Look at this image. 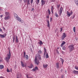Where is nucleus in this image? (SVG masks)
<instances>
[{"label":"nucleus","mask_w":78,"mask_h":78,"mask_svg":"<svg viewBox=\"0 0 78 78\" xmlns=\"http://www.w3.org/2000/svg\"><path fill=\"white\" fill-rule=\"evenodd\" d=\"M33 0H30V3L31 5L33 4Z\"/></svg>","instance_id":"nucleus-39"},{"label":"nucleus","mask_w":78,"mask_h":78,"mask_svg":"<svg viewBox=\"0 0 78 78\" xmlns=\"http://www.w3.org/2000/svg\"><path fill=\"white\" fill-rule=\"evenodd\" d=\"M69 48L70 51H73V49H74V45H70L69 47Z\"/></svg>","instance_id":"nucleus-3"},{"label":"nucleus","mask_w":78,"mask_h":78,"mask_svg":"<svg viewBox=\"0 0 78 78\" xmlns=\"http://www.w3.org/2000/svg\"><path fill=\"white\" fill-rule=\"evenodd\" d=\"M7 72H10V71H9V70L8 68H7Z\"/></svg>","instance_id":"nucleus-36"},{"label":"nucleus","mask_w":78,"mask_h":78,"mask_svg":"<svg viewBox=\"0 0 78 78\" xmlns=\"http://www.w3.org/2000/svg\"><path fill=\"white\" fill-rule=\"evenodd\" d=\"M55 16L56 17H58L59 16L58 15V14H57V13L56 12L55 13Z\"/></svg>","instance_id":"nucleus-35"},{"label":"nucleus","mask_w":78,"mask_h":78,"mask_svg":"<svg viewBox=\"0 0 78 78\" xmlns=\"http://www.w3.org/2000/svg\"><path fill=\"white\" fill-rule=\"evenodd\" d=\"M36 70H39V69L38 68V67L36 66L35 68H34L32 70V71H33V72H34V71H36Z\"/></svg>","instance_id":"nucleus-10"},{"label":"nucleus","mask_w":78,"mask_h":78,"mask_svg":"<svg viewBox=\"0 0 78 78\" xmlns=\"http://www.w3.org/2000/svg\"><path fill=\"white\" fill-rule=\"evenodd\" d=\"M41 6H43V5H45V1H43V0H41Z\"/></svg>","instance_id":"nucleus-12"},{"label":"nucleus","mask_w":78,"mask_h":78,"mask_svg":"<svg viewBox=\"0 0 78 78\" xmlns=\"http://www.w3.org/2000/svg\"><path fill=\"white\" fill-rule=\"evenodd\" d=\"M60 6V5H57V6L58 8H59V7Z\"/></svg>","instance_id":"nucleus-46"},{"label":"nucleus","mask_w":78,"mask_h":78,"mask_svg":"<svg viewBox=\"0 0 78 78\" xmlns=\"http://www.w3.org/2000/svg\"><path fill=\"white\" fill-rule=\"evenodd\" d=\"M15 40V36H13V40H12L13 43H14V42Z\"/></svg>","instance_id":"nucleus-29"},{"label":"nucleus","mask_w":78,"mask_h":78,"mask_svg":"<svg viewBox=\"0 0 78 78\" xmlns=\"http://www.w3.org/2000/svg\"><path fill=\"white\" fill-rule=\"evenodd\" d=\"M48 66V65L47 64H46V65H45L44 64H43V67L44 68H46V67H47Z\"/></svg>","instance_id":"nucleus-20"},{"label":"nucleus","mask_w":78,"mask_h":78,"mask_svg":"<svg viewBox=\"0 0 78 78\" xmlns=\"http://www.w3.org/2000/svg\"><path fill=\"white\" fill-rule=\"evenodd\" d=\"M47 22L48 24L47 27H48V28H50V22H49V21L47 20Z\"/></svg>","instance_id":"nucleus-17"},{"label":"nucleus","mask_w":78,"mask_h":78,"mask_svg":"<svg viewBox=\"0 0 78 78\" xmlns=\"http://www.w3.org/2000/svg\"><path fill=\"white\" fill-rule=\"evenodd\" d=\"M10 70H11L10 72H12V69L11 68Z\"/></svg>","instance_id":"nucleus-60"},{"label":"nucleus","mask_w":78,"mask_h":78,"mask_svg":"<svg viewBox=\"0 0 78 78\" xmlns=\"http://www.w3.org/2000/svg\"><path fill=\"white\" fill-rule=\"evenodd\" d=\"M46 59L47 58H49V56H48V53L47 52H46Z\"/></svg>","instance_id":"nucleus-22"},{"label":"nucleus","mask_w":78,"mask_h":78,"mask_svg":"<svg viewBox=\"0 0 78 78\" xmlns=\"http://www.w3.org/2000/svg\"><path fill=\"white\" fill-rule=\"evenodd\" d=\"M23 58H24V59H25V55H24Z\"/></svg>","instance_id":"nucleus-59"},{"label":"nucleus","mask_w":78,"mask_h":78,"mask_svg":"<svg viewBox=\"0 0 78 78\" xmlns=\"http://www.w3.org/2000/svg\"><path fill=\"white\" fill-rule=\"evenodd\" d=\"M52 20V18H51V17L50 18V22H51Z\"/></svg>","instance_id":"nucleus-47"},{"label":"nucleus","mask_w":78,"mask_h":78,"mask_svg":"<svg viewBox=\"0 0 78 78\" xmlns=\"http://www.w3.org/2000/svg\"><path fill=\"white\" fill-rule=\"evenodd\" d=\"M57 53H58V54H59V51H58L57 50Z\"/></svg>","instance_id":"nucleus-53"},{"label":"nucleus","mask_w":78,"mask_h":78,"mask_svg":"<svg viewBox=\"0 0 78 78\" xmlns=\"http://www.w3.org/2000/svg\"><path fill=\"white\" fill-rule=\"evenodd\" d=\"M16 43H18V42H19V39H18V37L17 36H16Z\"/></svg>","instance_id":"nucleus-15"},{"label":"nucleus","mask_w":78,"mask_h":78,"mask_svg":"<svg viewBox=\"0 0 78 78\" xmlns=\"http://www.w3.org/2000/svg\"><path fill=\"white\" fill-rule=\"evenodd\" d=\"M44 52H47L46 51V49H45V47L44 48Z\"/></svg>","instance_id":"nucleus-45"},{"label":"nucleus","mask_w":78,"mask_h":78,"mask_svg":"<svg viewBox=\"0 0 78 78\" xmlns=\"http://www.w3.org/2000/svg\"><path fill=\"white\" fill-rule=\"evenodd\" d=\"M75 69H76V70H78V67L77 66H75Z\"/></svg>","instance_id":"nucleus-40"},{"label":"nucleus","mask_w":78,"mask_h":78,"mask_svg":"<svg viewBox=\"0 0 78 78\" xmlns=\"http://www.w3.org/2000/svg\"><path fill=\"white\" fill-rule=\"evenodd\" d=\"M23 54L24 55H26V52H25V51H24Z\"/></svg>","instance_id":"nucleus-48"},{"label":"nucleus","mask_w":78,"mask_h":78,"mask_svg":"<svg viewBox=\"0 0 78 78\" xmlns=\"http://www.w3.org/2000/svg\"><path fill=\"white\" fill-rule=\"evenodd\" d=\"M2 60H0V62H2Z\"/></svg>","instance_id":"nucleus-62"},{"label":"nucleus","mask_w":78,"mask_h":78,"mask_svg":"<svg viewBox=\"0 0 78 78\" xmlns=\"http://www.w3.org/2000/svg\"><path fill=\"white\" fill-rule=\"evenodd\" d=\"M60 60L61 61V62H62V65L63 64V63H64V60L62 58H60Z\"/></svg>","instance_id":"nucleus-21"},{"label":"nucleus","mask_w":78,"mask_h":78,"mask_svg":"<svg viewBox=\"0 0 78 78\" xmlns=\"http://www.w3.org/2000/svg\"><path fill=\"white\" fill-rule=\"evenodd\" d=\"M56 66H57V69L59 68V63H56Z\"/></svg>","instance_id":"nucleus-26"},{"label":"nucleus","mask_w":78,"mask_h":78,"mask_svg":"<svg viewBox=\"0 0 78 78\" xmlns=\"http://www.w3.org/2000/svg\"><path fill=\"white\" fill-rule=\"evenodd\" d=\"M4 67V66L3 65H0V69H3Z\"/></svg>","instance_id":"nucleus-23"},{"label":"nucleus","mask_w":78,"mask_h":78,"mask_svg":"<svg viewBox=\"0 0 78 78\" xmlns=\"http://www.w3.org/2000/svg\"><path fill=\"white\" fill-rule=\"evenodd\" d=\"M28 55H26L25 56V58L26 59H28Z\"/></svg>","instance_id":"nucleus-33"},{"label":"nucleus","mask_w":78,"mask_h":78,"mask_svg":"<svg viewBox=\"0 0 78 78\" xmlns=\"http://www.w3.org/2000/svg\"><path fill=\"white\" fill-rule=\"evenodd\" d=\"M65 37H63V36H62V40H64V38H65Z\"/></svg>","instance_id":"nucleus-38"},{"label":"nucleus","mask_w":78,"mask_h":78,"mask_svg":"<svg viewBox=\"0 0 78 78\" xmlns=\"http://www.w3.org/2000/svg\"><path fill=\"white\" fill-rule=\"evenodd\" d=\"M64 77V75L62 76L61 78H63Z\"/></svg>","instance_id":"nucleus-57"},{"label":"nucleus","mask_w":78,"mask_h":78,"mask_svg":"<svg viewBox=\"0 0 78 78\" xmlns=\"http://www.w3.org/2000/svg\"><path fill=\"white\" fill-rule=\"evenodd\" d=\"M0 31H2V29L1 28H0Z\"/></svg>","instance_id":"nucleus-56"},{"label":"nucleus","mask_w":78,"mask_h":78,"mask_svg":"<svg viewBox=\"0 0 78 78\" xmlns=\"http://www.w3.org/2000/svg\"><path fill=\"white\" fill-rule=\"evenodd\" d=\"M62 53L63 54V55H65V52L63 51H62Z\"/></svg>","instance_id":"nucleus-41"},{"label":"nucleus","mask_w":78,"mask_h":78,"mask_svg":"<svg viewBox=\"0 0 78 78\" xmlns=\"http://www.w3.org/2000/svg\"><path fill=\"white\" fill-rule=\"evenodd\" d=\"M65 44H66V42L64 41H63L62 43L61 44V47H62L64 45H65Z\"/></svg>","instance_id":"nucleus-16"},{"label":"nucleus","mask_w":78,"mask_h":78,"mask_svg":"<svg viewBox=\"0 0 78 78\" xmlns=\"http://www.w3.org/2000/svg\"><path fill=\"white\" fill-rule=\"evenodd\" d=\"M53 10H51V11L52 14L53 13Z\"/></svg>","instance_id":"nucleus-54"},{"label":"nucleus","mask_w":78,"mask_h":78,"mask_svg":"<svg viewBox=\"0 0 78 78\" xmlns=\"http://www.w3.org/2000/svg\"><path fill=\"white\" fill-rule=\"evenodd\" d=\"M36 3L37 5H38L39 3V0H37V1H36Z\"/></svg>","instance_id":"nucleus-28"},{"label":"nucleus","mask_w":78,"mask_h":78,"mask_svg":"<svg viewBox=\"0 0 78 78\" xmlns=\"http://www.w3.org/2000/svg\"><path fill=\"white\" fill-rule=\"evenodd\" d=\"M45 53H46V52H44V57H45Z\"/></svg>","instance_id":"nucleus-51"},{"label":"nucleus","mask_w":78,"mask_h":78,"mask_svg":"<svg viewBox=\"0 0 78 78\" xmlns=\"http://www.w3.org/2000/svg\"><path fill=\"white\" fill-rule=\"evenodd\" d=\"M28 5H27V8H28Z\"/></svg>","instance_id":"nucleus-63"},{"label":"nucleus","mask_w":78,"mask_h":78,"mask_svg":"<svg viewBox=\"0 0 78 78\" xmlns=\"http://www.w3.org/2000/svg\"><path fill=\"white\" fill-rule=\"evenodd\" d=\"M66 13L67 14V16L68 17H70L71 15H72V14H73V12L72 11H71L70 13H69L68 11H67Z\"/></svg>","instance_id":"nucleus-4"},{"label":"nucleus","mask_w":78,"mask_h":78,"mask_svg":"<svg viewBox=\"0 0 78 78\" xmlns=\"http://www.w3.org/2000/svg\"><path fill=\"white\" fill-rule=\"evenodd\" d=\"M27 78H28V75H27Z\"/></svg>","instance_id":"nucleus-64"},{"label":"nucleus","mask_w":78,"mask_h":78,"mask_svg":"<svg viewBox=\"0 0 78 78\" xmlns=\"http://www.w3.org/2000/svg\"><path fill=\"white\" fill-rule=\"evenodd\" d=\"M39 41L40 42H38V44H40V45H42V44H43V43L42 42L41 40H39Z\"/></svg>","instance_id":"nucleus-18"},{"label":"nucleus","mask_w":78,"mask_h":78,"mask_svg":"<svg viewBox=\"0 0 78 78\" xmlns=\"http://www.w3.org/2000/svg\"><path fill=\"white\" fill-rule=\"evenodd\" d=\"M6 36V34H0V38H3Z\"/></svg>","instance_id":"nucleus-6"},{"label":"nucleus","mask_w":78,"mask_h":78,"mask_svg":"<svg viewBox=\"0 0 78 78\" xmlns=\"http://www.w3.org/2000/svg\"><path fill=\"white\" fill-rule=\"evenodd\" d=\"M34 8H32L31 9V11H34Z\"/></svg>","instance_id":"nucleus-44"},{"label":"nucleus","mask_w":78,"mask_h":78,"mask_svg":"<svg viewBox=\"0 0 78 78\" xmlns=\"http://www.w3.org/2000/svg\"><path fill=\"white\" fill-rule=\"evenodd\" d=\"M75 15H74L73 16V18H72V19H74V18H75Z\"/></svg>","instance_id":"nucleus-52"},{"label":"nucleus","mask_w":78,"mask_h":78,"mask_svg":"<svg viewBox=\"0 0 78 78\" xmlns=\"http://www.w3.org/2000/svg\"><path fill=\"white\" fill-rule=\"evenodd\" d=\"M5 14L6 16H9V12H5Z\"/></svg>","instance_id":"nucleus-14"},{"label":"nucleus","mask_w":78,"mask_h":78,"mask_svg":"<svg viewBox=\"0 0 78 78\" xmlns=\"http://www.w3.org/2000/svg\"><path fill=\"white\" fill-rule=\"evenodd\" d=\"M0 10H1V11H2V9H1V8H0Z\"/></svg>","instance_id":"nucleus-61"},{"label":"nucleus","mask_w":78,"mask_h":78,"mask_svg":"<svg viewBox=\"0 0 78 78\" xmlns=\"http://www.w3.org/2000/svg\"><path fill=\"white\" fill-rule=\"evenodd\" d=\"M11 54L10 50L9 49V54H7V57H6L5 58V60L6 61L7 63H9V59H10V58H11Z\"/></svg>","instance_id":"nucleus-1"},{"label":"nucleus","mask_w":78,"mask_h":78,"mask_svg":"<svg viewBox=\"0 0 78 78\" xmlns=\"http://www.w3.org/2000/svg\"><path fill=\"white\" fill-rule=\"evenodd\" d=\"M36 56L38 58L39 60H41L42 59V58H41V55L39 54H37V55Z\"/></svg>","instance_id":"nucleus-7"},{"label":"nucleus","mask_w":78,"mask_h":78,"mask_svg":"<svg viewBox=\"0 0 78 78\" xmlns=\"http://www.w3.org/2000/svg\"><path fill=\"white\" fill-rule=\"evenodd\" d=\"M74 1L76 5H78V0H74Z\"/></svg>","instance_id":"nucleus-25"},{"label":"nucleus","mask_w":78,"mask_h":78,"mask_svg":"<svg viewBox=\"0 0 78 78\" xmlns=\"http://www.w3.org/2000/svg\"><path fill=\"white\" fill-rule=\"evenodd\" d=\"M3 31H5V27H3Z\"/></svg>","instance_id":"nucleus-50"},{"label":"nucleus","mask_w":78,"mask_h":78,"mask_svg":"<svg viewBox=\"0 0 78 78\" xmlns=\"http://www.w3.org/2000/svg\"><path fill=\"white\" fill-rule=\"evenodd\" d=\"M33 67V65L32 64H31L30 65V66H29L28 67H29V69H31V68H32Z\"/></svg>","instance_id":"nucleus-30"},{"label":"nucleus","mask_w":78,"mask_h":78,"mask_svg":"<svg viewBox=\"0 0 78 78\" xmlns=\"http://www.w3.org/2000/svg\"><path fill=\"white\" fill-rule=\"evenodd\" d=\"M30 0H23L24 3H25L28 5H30Z\"/></svg>","instance_id":"nucleus-5"},{"label":"nucleus","mask_w":78,"mask_h":78,"mask_svg":"<svg viewBox=\"0 0 78 78\" xmlns=\"http://www.w3.org/2000/svg\"><path fill=\"white\" fill-rule=\"evenodd\" d=\"M9 19H10V16H6L4 18L5 20H9Z\"/></svg>","instance_id":"nucleus-11"},{"label":"nucleus","mask_w":78,"mask_h":78,"mask_svg":"<svg viewBox=\"0 0 78 78\" xmlns=\"http://www.w3.org/2000/svg\"><path fill=\"white\" fill-rule=\"evenodd\" d=\"M34 60L35 63L37 64L36 65H37V66H39V60H37V57L36 56Z\"/></svg>","instance_id":"nucleus-2"},{"label":"nucleus","mask_w":78,"mask_h":78,"mask_svg":"<svg viewBox=\"0 0 78 78\" xmlns=\"http://www.w3.org/2000/svg\"><path fill=\"white\" fill-rule=\"evenodd\" d=\"M46 18H48V19H49V16H47Z\"/></svg>","instance_id":"nucleus-55"},{"label":"nucleus","mask_w":78,"mask_h":78,"mask_svg":"<svg viewBox=\"0 0 78 78\" xmlns=\"http://www.w3.org/2000/svg\"><path fill=\"white\" fill-rule=\"evenodd\" d=\"M14 16L15 17V18H16H16H17H17L18 17V16L17 15V14H16V13H14Z\"/></svg>","instance_id":"nucleus-19"},{"label":"nucleus","mask_w":78,"mask_h":78,"mask_svg":"<svg viewBox=\"0 0 78 78\" xmlns=\"http://www.w3.org/2000/svg\"><path fill=\"white\" fill-rule=\"evenodd\" d=\"M60 30H61L60 31V32H62V28H61Z\"/></svg>","instance_id":"nucleus-42"},{"label":"nucleus","mask_w":78,"mask_h":78,"mask_svg":"<svg viewBox=\"0 0 78 78\" xmlns=\"http://www.w3.org/2000/svg\"><path fill=\"white\" fill-rule=\"evenodd\" d=\"M54 7H53V6H52L51 7V10H53L55 9V8H54Z\"/></svg>","instance_id":"nucleus-37"},{"label":"nucleus","mask_w":78,"mask_h":78,"mask_svg":"<svg viewBox=\"0 0 78 78\" xmlns=\"http://www.w3.org/2000/svg\"><path fill=\"white\" fill-rule=\"evenodd\" d=\"M62 50H66V48L65 46H63L62 47Z\"/></svg>","instance_id":"nucleus-32"},{"label":"nucleus","mask_w":78,"mask_h":78,"mask_svg":"<svg viewBox=\"0 0 78 78\" xmlns=\"http://www.w3.org/2000/svg\"><path fill=\"white\" fill-rule=\"evenodd\" d=\"M63 70L62 69H61L60 70V72L61 73H62V71Z\"/></svg>","instance_id":"nucleus-49"},{"label":"nucleus","mask_w":78,"mask_h":78,"mask_svg":"<svg viewBox=\"0 0 78 78\" xmlns=\"http://www.w3.org/2000/svg\"><path fill=\"white\" fill-rule=\"evenodd\" d=\"M73 30L74 33H75L76 31V29L75 28V27H73Z\"/></svg>","instance_id":"nucleus-31"},{"label":"nucleus","mask_w":78,"mask_h":78,"mask_svg":"<svg viewBox=\"0 0 78 78\" xmlns=\"http://www.w3.org/2000/svg\"><path fill=\"white\" fill-rule=\"evenodd\" d=\"M52 1H51V2H55L56 1L55 0H51Z\"/></svg>","instance_id":"nucleus-43"},{"label":"nucleus","mask_w":78,"mask_h":78,"mask_svg":"<svg viewBox=\"0 0 78 78\" xmlns=\"http://www.w3.org/2000/svg\"><path fill=\"white\" fill-rule=\"evenodd\" d=\"M38 53H39V54H42V51L41 50H40L38 51Z\"/></svg>","instance_id":"nucleus-24"},{"label":"nucleus","mask_w":78,"mask_h":78,"mask_svg":"<svg viewBox=\"0 0 78 78\" xmlns=\"http://www.w3.org/2000/svg\"><path fill=\"white\" fill-rule=\"evenodd\" d=\"M17 19L18 20V21H19V22H20L21 23H22L23 22V21L22 20V19L19 17L17 18Z\"/></svg>","instance_id":"nucleus-8"},{"label":"nucleus","mask_w":78,"mask_h":78,"mask_svg":"<svg viewBox=\"0 0 78 78\" xmlns=\"http://www.w3.org/2000/svg\"><path fill=\"white\" fill-rule=\"evenodd\" d=\"M63 35L62 36H63V37H66V33H63Z\"/></svg>","instance_id":"nucleus-27"},{"label":"nucleus","mask_w":78,"mask_h":78,"mask_svg":"<svg viewBox=\"0 0 78 78\" xmlns=\"http://www.w3.org/2000/svg\"><path fill=\"white\" fill-rule=\"evenodd\" d=\"M63 10V9L62 7H61L60 9V13L59 14V15L61 16L62 14V11Z\"/></svg>","instance_id":"nucleus-9"},{"label":"nucleus","mask_w":78,"mask_h":78,"mask_svg":"<svg viewBox=\"0 0 78 78\" xmlns=\"http://www.w3.org/2000/svg\"><path fill=\"white\" fill-rule=\"evenodd\" d=\"M0 17L2 18V17H3V15H1V16H0Z\"/></svg>","instance_id":"nucleus-58"},{"label":"nucleus","mask_w":78,"mask_h":78,"mask_svg":"<svg viewBox=\"0 0 78 78\" xmlns=\"http://www.w3.org/2000/svg\"><path fill=\"white\" fill-rule=\"evenodd\" d=\"M48 13H49V14L50 15V13H51V12L50 10V9H48Z\"/></svg>","instance_id":"nucleus-34"},{"label":"nucleus","mask_w":78,"mask_h":78,"mask_svg":"<svg viewBox=\"0 0 78 78\" xmlns=\"http://www.w3.org/2000/svg\"><path fill=\"white\" fill-rule=\"evenodd\" d=\"M21 66H22V67H26V66H25V65H24V64H23V62H22V61H21Z\"/></svg>","instance_id":"nucleus-13"}]
</instances>
